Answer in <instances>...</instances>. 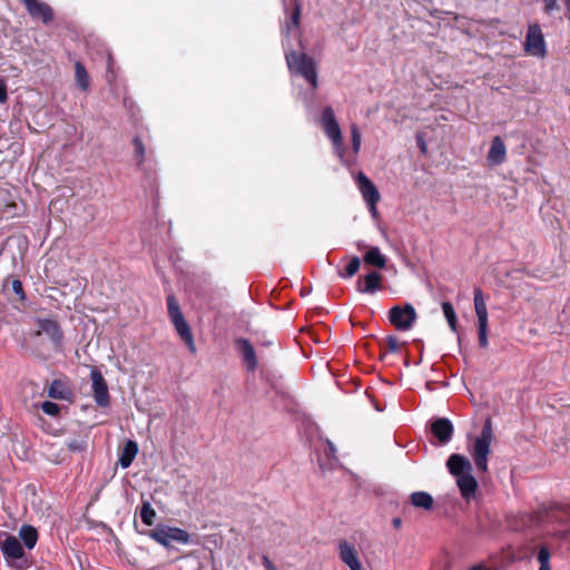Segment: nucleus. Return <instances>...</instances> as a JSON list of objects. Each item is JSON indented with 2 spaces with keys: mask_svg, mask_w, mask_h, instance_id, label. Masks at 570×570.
<instances>
[{
  "mask_svg": "<svg viewBox=\"0 0 570 570\" xmlns=\"http://www.w3.org/2000/svg\"><path fill=\"white\" fill-rule=\"evenodd\" d=\"M449 472L455 476L462 498L470 500L475 495L478 482L472 475L471 462L461 454H451L446 461Z\"/></svg>",
  "mask_w": 570,
  "mask_h": 570,
  "instance_id": "f257e3e1",
  "label": "nucleus"
},
{
  "mask_svg": "<svg viewBox=\"0 0 570 570\" xmlns=\"http://www.w3.org/2000/svg\"><path fill=\"white\" fill-rule=\"evenodd\" d=\"M537 522L547 532L560 539H570V509L552 508L538 513Z\"/></svg>",
  "mask_w": 570,
  "mask_h": 570,
  "instance_id": "f03ea898",
  "label": "nucleus"
},
{
  "mask_svg": "<svg viewBox=\"0 0 570 570\" xmlns=\"http://www.w3.org/2000/svg\"><path fill=\"white\" fill-rule=\"evenodd\" d=\"M287 67L293 76L303 78L313 90L317 89V63L313 57L294 51L291 58L287 57Z\"/></svg>",
  "mask_w": 570,
  "mask_h": 570,
  "instance_id": "7ed1b4c3",
  "label": "nucleus"
},
{
  "mask_svg": "<svg viewBox=\"0 0 570 570\" xmlns=\"http://www.w3.org/2000/svg\"><path fill=\"white\" fill-rule=\"evenodd\" d=\"M493 440V431L491 420L488 419L482 428L479 436L473 440L470 454L473 458L475 468L481 473L488 472V460Z\"/></svg>",
  "mask_w": 570,
  "mask_h": 570,
  "instance_id": "20e7f679",
  "label": "nucleus"
},
{
  "mask_svg": "<svg viewBox=\"0 0 570 570\" xmlns=\"http://www.w3.org/2000/svg\"><path fill=\"white\" fill-rule=\"evenodd\" d=\"M168 316L173 323L177 334L186 344L190 353L197 352L194 335L188 322L185 320L184 314L180 309L179 303L174 294H169L166 297Z\"/></svg>",
  "mask_w": 570,
  "mask_h": 570,
  "instance_id": "39448f33",
  "label": "nucleus"
},
{
  "mask_svg": "<svg viewBox=\"0 0 570 570\" xmlns=\"http://www.w3.org/2000/svg\"><path fill=\"white\" fill-rule=\"evenodd\" d=\"M148 535L165 548H170L173 541L180 544H188L190 541V534L186 530L170 525H158Z\"/></svg>",
  "mask_w": 570,
  "mask_h": 570,
  "instance_id": "423d86ee",
  "label": "nucleus"
},
{
  "mask_svg": "<svg viewBox=\"0 0 570 570\" xmlns=\"http://www.w3.org/2000/svg\"><path fill=\"white\" fill-rule=\"evenodd\" d=\"M321 124L325 135L332 141L336 154L343 157L345 151L342 139V131L335 118L332 107L326 106L322 111Z\"/></svg>",
  "mask_w": 570,
  "mask_h": 570,
  "instance_id": "0eeeda50",
  "label": "nucleus"
},
{
  "mask_svg": "<svg viewBox=\"0 0 570 570\" xmlns=\"http://www.w3.org/2000/svg\"><path fill=\"white\" fill-rule=\"evenodd\" d=\"M389 320L396 330L407 331L416 320V312L411 304H406L403 307L397 305L390 309Z\"/></svg>",
  "mask_w": 570,
  "mask_h": 570,
  "instance_id": "6e6552de",
  "label": "nucleus"
},
{
  "mask_svg": "<svg viewBox=\"0 0 570 570\" xmlns=\"http://www.w3.org/2000/svg\"><path fill=\"white\" fill-rule=\"evenodd\" d=\"M90 379L95 402L100 407H107L110 404L108 384L97 366L91 367Z\"/></svg>",
  "mask_w": 570,
  "mask_h": 570,
  "instance_id": "1a4fd4ad",
  "label": "nucleus"
},
{
  "mask_svg": "<svg viewBox=\"0 0 570 570\" xmlns=\"http://www.w3.org/2000/svg\"><path fill=\"white\" fill-rule=\"evenodd\" d=\"M524 50L530 56L538 58H543L546 56V41L543 33L538 24H532L529 27L524 41Z\"/></svg>",
  "mask_w": 570,
  "mask_h": 570,
  "instance_id": "9d476101",
  "label": "nucleus"
},
{
  "mask_svg": "<svg viewBox=\"0 0 570 570\" xmlns=\"http://www.w3.org/2000/svg\"><path fill=\"white\" fill-rule=\"evenodd\" d=\"M338 559L350 570H364L360 553L356 547L347 540H340L337 543Z\"/></svg>",
  "mask_w": 570,
  "mask_h": 570,
  "instance_id": "9b49d317",
  "label": "nucleus"
},
{
  "mask_svg": "<svg viewBox=\"0 0 570 570\" xmlns=\"http://www.w3.org/2000/svg\"><path fill=\"white\" fill-rule=\"evenodd\" d=\"M29 16L35 20H41L45 24L53 20L52 8L40 0H22Z\"/></svg>",
  "mask_w": 570,
  "mask_h": 570,
  "instance_id": "f8f14e48",
  "label": "nucleus"
},
{
  "mask_svg": "<svg viewBox=\"0 0 570 570\" xmlns=\"http://www.w3.org/2000/svg\"><path fill=\"white\" fill-rule=\"evenodd\" d=\"M22 215V206L8 191L0 193V219H10Z\"/></svg>",
  "mask_w": 570,
  "mask_h": 570,
  "instance_id": "ddd939ff",
  "label": "nucleus"
},
{
  "mask_svg": "<svg viewBox=\"0 0 570 570\" xmlns=\"http://www.w3.org/2000/svg\"><path fill=\"white\" fill-rule=\"evenodd\" d=\"M356 184L365 203L381 199L374 183L362 171L357 174Z\"/></svg>",
  "mask_w": 570,
  "mask_h": 570,
  "instance_id": "4468645a",
  "label": "nucleus"
},
{
  "mask_svg": "<svg viewBox=\"0 0 570 570\" xmlns=\"http://www.w3.org/2000/svg\"><path fill=\"white\" fill-rule=\"evenodd\" d=\"M507 159V147L500 136L492 138L490 149L487 155V160L492 166L501 165Z\"/></svg>",
  "mask_w": 570,
  "mask_h": 570,
  "instance_id": "2eb2a0df",
  "label": "nucleus"
},
{
  "mask_svg": "<svg viewBox=\"0 0 570 570\" xmlns=\"http://www.w3.org/2000/svg\"><path fill=\"white\" fill-rule=\"evenodd\" d=\"M0 549L6 559L19 560L24 557L23 547L14 535H8L1 542Z\"/></svg>",
  "mask_w": 570,
  "mask_h": 570,
  "instance_id": "dca6fc26",
  "label": "nucleus"
},
{
  "mask_svg": "<svg viewBox=\"0 0 570 570\" xmlns=\"http://www.w3.org/2000/svg\"><path fill=\"white\" fill-rule=\"evenodd\" d=\"M431 431L441 444H446L452 439L453 425L449 419L442 417L431 424Z\"/></svg>",
  "mask_w": 570,
  "mask_h": 570,
  "instance_id": "f3484780",
  "label": "nucleus"
},
{
  "mask_svg": "<svg viewBox=\"0 0 570 570\" xmlns=\"http://www.w3.org/2000/svg\"><path fill=\"white\" fill-rule=\"evenodd\" d=\"M235 344L242 354L243 362L248 371H254L257 366V358L253 345L246 338H237Z\"/></svg>",
  "mask_w": 570,
  "mask_h": 570,
  "instance_id": "a211bd4d",
  "label": "nucleus"
},
{
  "mask_svg": "<svg viewBox=\"0 0 570 570\" xmlns=\"http://www.w3.org/2000/svg\"><path fill=\"white\" fill-rule=\"evenodd\" d=\"M321 455L318 458L320 466L322 470L332 469L337 463L336 448L332 441L325 440L320 449Z\"/></svg>",
  "mask_w": 570,
  "mask_h": 570,
  "instance_id": "6ab92c4d",
  "label": "nucleus"
},
{
  "mask_svg": "<svg viewBox=\"0 0 570 570\" xmlns=\"http://www.w3.org/2000/svg\"><path fill=\"white\" fill-rule=\"evenodd\" d=\"M382 287V275L377 272H371L364 277V286L361 279L357 282V291L361 293L373 294Z\"/></svg>",
  "mask_w": 570,
  "mask_h": 570,
  "instance_id": "aec40b11",
  "label": "nucleus"
},
{
  "mask_svg": "<svg viewBox=\"0 0 570 570\" xmlns=\"http://www.w3.org/2000/svg\"><path fill=\"white\" fill-rule=\"evenodd\" d=\"M138 453V444L136 441L128 440L121 450L118 463L122 469H127L131 465Z\"/></svg>",
  "mask_w": 570,
  "mask_h": 570,
  "instance_id": "412c9836",
  "label": "nucleus"
},
{
  "mask_svg": "<svg viewBox=\"0 0 570 570\" xmlns=\"http://www.w3.org/2000/svg\"><path fill=\"white\" fill-rule=\"evenodd\" d=\"M473 301L475 314L478 317V324L488 323V309L485 305V299L481 288L475 287L473 291Z\"/></svg>",
  "mask_w": 570,
  "mask_h": 570,
  "instance_id": "4be33fe9",
  "label": "nucleus"
},
{
  "mask_svg": "<svg viewBox=\"0 0 570 570\" xmlns=\"http://www.w3.org/2000/svg\"><path fill=\"white\" fill-rule=\"evenodd\" d=\"M40 330L46 333L55 343H59L62 338V332L59 324L52 320H42L39 323Z\"/></svg>",
  "mask_w": 570,
  "mask_h": 570,
  "instance_id": "5701e85b",
  "label": "nucleus"
},
{
  "mask_svg": "<svg viewBox=\"0 0 570 570\" xmlns=\"http://www.w3.org/2000/svg\"><path fill=\"white\" fill-rule=\"evenodd\" d=\"M75 80L81 91H87L90 87L89 73L81 61L75 62Z\"/></svg>",
  "mask_w": 570,
  "mask_h": 570,
  "instance_id": "b1692460",
  "label": "nucleus"
},
{
  "mask_svg": "<svg viewBox=\"0 0 570 570\" xmlns=\"http://www.w3.org/2000/svg\"><path fill=\"white\" fill-rule=\"evenodd\" d=\"M364 262L367 265L383 268L386 265V257L381 253L379 247H370L364 255Z\"/></svg>",
  "mask_w": 570,
  "mask_h": 570,
  "instance_id": "393cba45",
  "label": "nucleus"
},
{
  "mask_svg": "<svg viewBox=\"0 0 570 570\" xmlns=\"http://www.w3.org/2000/svg\"><path fill=\"white\" fill-rule=\"evenodd\" d=\"M19 537L23 541L24 546L31 550L37 544L38 531L32 525L24 524L19 530Z\"/></svg>",
  "mask_w": 570,
  "mask_h": 570,
  "instance_id": "a878e982",
  "label": "nucleus"
},
{
  "mask_svg": "<svg viewBox=\"0 0 570 570\" xmlns=\"http://www.w3.org/2000/svg\"><path fill=\"white\" fill-rule=\"evenodd\" d=\"M433 498L430 493L428 492H424V491H417V492H413L411 494V503L415 507V508H421V509H424V510H431L432 507H433Z\"/></svg>",
  "mask_w": 570,
  "mask_h": 570,
  "instance_id": "bb28decb",
  "label": "nucleus"
},
{
  "mask_svg": "<svg viewBox=\"0 0 570 570\" xmlns=\"http://www.w3.org/2000/svg\"><path fill=\"white\" fill-rule=\"evenodd\" d=\"M69 390L61 380H53L48 390V396L55 400H65Z\"/></svg>",
  "mask_w": 570,
  "mask_h": 570,
  "instance_id": "cd10ccee",
  "label": "nucleus"
},
{
  "mask_svg": "<svg viewBox=\"0 0 570 570\" xmlns=\"http://www.w3.org/2000/svg\"><path fill=\"white\" fill-rule=\"evenodd\" d=\"M442 311L451 331L458 333V318L453 305L450 302H443Z\"/></svg>",
  "mask_w": 570,
  "mask_h": 570,
  "instance_id": "c85d7f7f",
  "label": "nucleus"
},
{
  "mask_svg": "<svg viewBox=\"0 0 570 570\" xmlns=\"http://www.w3.org/2000/svg\"><path fill=\"white\" fill-rule=\"evenodd\" d=\"M132 145H134V149H135L134 154H135V159H136L137 166L141 167L145 161V157H146L145 145L138 136L132 138Z\"/></svg>",
  "mask_w": 570,
  "mask_h": 570,
  "instance_id": "c756f323",
  "label": "nucleus"
},
{
  "mask_svg": "<svg viewBox=\"0 0 570 570\" xmlns=\"http://www.w3.org/2000/svg\"><path fill=\"white\" fill-rule=\"evenodd\" d=\"M361 267V259L357 256H354L348 264L345 266L343 272H340V276L343 278L353 277Z\"/></svg>",
  "mask_w": 570,
  "mask_h": 570,
  "instance_id": "7c9ffc66",
  "label": "nucleus"
},
{
  "mask_svg": "<svg viewBox=\"0 0 570 570\" xmlns=\"http://www.w3.org/2000/svg\"><path fill=\"white\" fill-rule=\"evenodd\" d=\"M156 517V511L151 508L149 502H144L140 510L141 521L146 525H153L154 519Z\"/></svg>",
  "mask_w": 570,
  "mask_h": 570,
  "instance_id": "2f4dec72",
  "label": "nucleus"
},
{
  "mask_svg": "<svg viewBox=\"0 0 570 570\" xmlns=\"http://www.w3.org/2000/svg\"><path fill=\"white\" fill-rule=\"evenodd\" d=\"M66 446L70 452H85L88 446L86 438L72 439L66 442Z\"/></svg>",
  "mask_w": 570,
  "mask_h": 570,
  "instance_id": "473e14b6",
  "label": "nucleus"
},
{
  "mask_svg": "<svg viewBox=\"0 0 570 570\" xmlns=\"http://www.w3.org/2000/svg\"><path fill=\"white\" fill-rule=\"evenodd\" d=\"M538 561L540 562L539 570H551L550 568V552L547 547H540L538 551Z\"/></svg>",
  "mask_w": 570,
  "mask_h": 570,
  "instance_id": "72a5a7b5",
  "label": "nucleus"
},
{
  "mask_svg": "<svg viewBox=\"0 0 570 570\" xmlns=\"http://www.w3.org/2000/svg\"><path fill=\"white\" fill-rule=\"evenodd\" d=\"M352 149L357 154L361 149L362 136L357 125H351Z\"/></svg>",
  "mask_w": 570,
  "mask_h": 570,
  "instance_id": "f704fd0d",
  "label": "nucleus"
},
{
  "mask_svg": "<svg viewBox=\"0 0 570 570\" xmlns=\"http://www.w3.org/2000/svg\"><path fill=\"white\" fill-rule=\"evenodd\" d=\"M478 336H479V345L482 348L488 347V323L478 324Z\"/></svg>",
  "mask_w": 570,
  "mask_h": 570,
  "instance_id": "c9c22d12",
  "label": "nucleus"
},
{
  "mask_svg": "<svg viewBox=\"0 0 570 570\" xmlns=\"http://www.w3.org/2000/svg\"><path fill=\"white\" fill-rule=\"evenodd\" d=\"M41 409L46 414L51 415V416H56L60 412V406L57 403L51 402V401H45L41 404Z\"/></svg>",
  "mask_w": 570,
  "mask_h": 570,
  "instance_id": "e433bc0d",
  "label": "nucleus"
},
{
  "mask_svg": "<svg viewBox=\"0 0 570 570\" xmlns=\"http://www.w3.org/2000/svg\"><path fill=\"white\" fill-rule=\"evenodd\" d=\"M385 345L390 352L396 353L400 351L402 344L396 336L391 335L385 338Z\"/></svg>",
  "mask_w": 570,
  "mask_h": 570,
  "instance_id": "4c0bfd02",
  "label": "nucleus"
},
{
  "mask_svg": "<svg viewBox=\"0 0 570 570\" xmlns=\"http://www.w3.org/2000/svg\"><path fill=\"white\" fill-rule=\"evenodd\" d=\"M11 287H12V291L14 292V294L19 297L20 301H24L26 299V294H24L21 281L17 279V278L12 279Z\"/></svg>",
  "mask_w": 570,
  "mask_h": 570,
  "instance_id": "58836bf2",
  "label": "nucleus"
},
{
  "mask_svg": "<svg viewBox=\"0 0 570 570\" xmlns=\"http://www.w3.org/2000/svg\"><path fill=\"white\" fill-rule=\"evenodd\" d=\"M543 10L548 14L559 9L558 0H543Z\"/></svg>",
  "mask_w": 570,
  "mask_h": 570,
  "instance_id": "ea45409f",
  "label": "nucleus"
},
{
  "mask_svg": "<svg viewBox=\"0 0 570 570\" xmlns=\"http://www.w3.org/2000/svg\"><path fill=\"white\" fill-rule=\"evenodd\" d=\"M7 83L3 79H0V104H4L8 99Z\"/></svg>",
  "mask_w": 570,
  "mask_h": 570,
  "instance_id": "a19ab883",
  "label": "nucleus"
},
{
  "mask_svg": "<svg viewBox=\"0 0 570 570\" xmlns=\"http://www.w3.org/2000/svg\"><path fill=\"white\" fill-rule=\"evenodd\" d=\"M299 19H301V7L298 4L295 6V9L293 10L292 12V17H291V20H292V23L295 26V27H298L299 24Z\"/></svg>",
  "mask_w": 570,
  "mask_h": 570,
  "instance_id": "79ce46f5",
  "label": "nucleus"
},
{
  "mask_svg": "<svg viewBox=\"0 0 570 570\" xmlns=\"http://www.w3.org/2000/svg\"><path fill=\"white\" fill-rule=\"evenodd\" d=\"M380 200H372V202H367V206H368V210L372 215V217L376 218L379 216V212H377V203Z\"/></svg>",
  "mask_w": 570,
  "mask_h": 570,
  "instance_id": "37998d69",
  "label": "nucleus"
},
{
  "mask_svg": "<svg viewBox=\"0 0 570 570\" xmlns=\"http://www.w3.org/2000/svg\"><path fill=\"white\" fill-rule=\"evenodd\" d=\"M112 67H114V59L111 56H109L108 60H107V71H108L107 79H108V81H111V77L112 78L115 77Z\"/></svg>",
  "mask_w": 570,
  "mask_h": 570,
  "instance_id": "c03bdc74",
  "label": "nucleus"
},
{
  "mask_svg": "<svg viewBox=\"0 0 570 570\" xmlns=\"http://www.w3.org/2000/svg\"><path fill=\"white\" fill-rule=\"evenodd\" d=\"M564 6L567 9V18L570 21V0H564Z\"/></svg>",
  "mask_w": 570,
  "mask_h": 570,
  "instance_id": "a18cd8bd",
  "label": "nucleus"
},
{
  "mask_svg": "<svg viewBox=\"0 0 570 570\" xmlns=\"http://www.w3.org/2000/svg\"><path fill=\"white\" fill-rule=\"evenodd\" d=\"M419 146H420V150L423 154L426 153V145H425V142L423 140L419 142Z\"/></svg>",
  "mask_w": 570,
  "mask_h": 570,
  "instance_id": "49530a36",
  "label": "nucleus"
},
{
  "mask_svg": "<svg viewBox=\"0 0 570 570\" xmlns=\"http://www.w3.org/2000/svg\"><path fill=\"white\" fill-rule=\"evenodd\" d=\"M470 570H487L483 566H474Z\"/></svg>",
  "mask_w": 570,
  "mask_h": 570,
  "instance_id": "de8ad7c7",
  "label": "nucleus"
},
{
  "mask_svg": "<svg viewBox=\"0 0 570 570\" xmlns=\"http://www.w3.org/2000/svg\"><path fill=\"white\" fill-rule=\"evenodd\" d=\"M393 524H394L395 527H399V525L401 524V520H400V519H394V520H393Z\"/></svg>",
  "mask_w": 570,
  "mask_h": 570,
  "instance_id": "09e8293b",
  "label": "nucleus"
},
{
  "mask_svg": "<svg viewBox=\"0 0 570 570\" xmlns=\"http://www.w3.org/2000/svg\"><path fill=\"white\" fill-rule=\"evenodd\" d=\"M286 406L287 409L289 407V397L287 396V403H286Z\"/></svg>",
  "mask_w": 570,
  "mask_h": 570,
  "instance_id": "8fccbe9b",
  "label": "nucleus"
}]
</instances>
